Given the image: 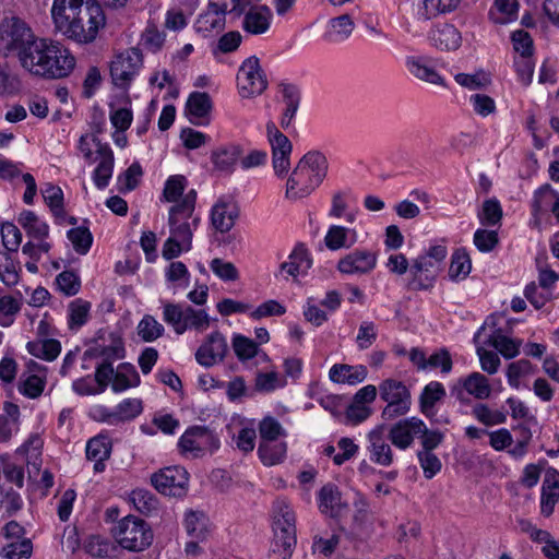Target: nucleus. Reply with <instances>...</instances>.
<instances>
[{
  "instance_id": "obj_1",
  "label": "nucleus",
  "mask_w": 559,
  "mask_h": 559,
  "mask_svg": "<svg viewBox=\"0 0 559 559\" xmlns=\"http://www.w3.org/2000/svg\"><path fill=\"white\" fill-rule=\"evenodd\" d=\"M197 192L190 190L183 195L181 202L169 209L168 225L169 238L163 246V258L173 260L182 251H190L192 248L193 233L198 229L201 218L195 214Z\"/></svg>"
},
{
  "instance_id": "obj_2",
  "label": "nucleus",
  "mask_w": 559,
  "mask_h": 559,
  "mask_svg": "<svg viewBox=\"0 0 559 559\" xmlns=\"http://www.w3.org/2000/svg\"><path fill=\"white\" fill-rule=\"evenodd\" d=\"M328 168V159L321 152L306 153L287 179L285 197L289 200L307 198L322 183Z\"/></svg>"
},
{
  "instance_id": "obj_3",
  "label": "nucleus",
  "mask_w": 559,
  "mask_h": 559,
  "mask_svg": "<svg viewBox=\"0 0 559 559\" xmlns=\"http://www.w3.org/2000/svg\"><path fill=\"white\" fill-rule=\"evenodd\" d=\"M273 554H278L282 559H289L296 545V515L290 504L278 499L273 504Z\"/></svg>"
},
{
  "instance_id": "obj_4",
  "label": "nucleus",
  "mask_w": 559,
  "mask_h": 559,
  "mask_svg": "<svg viewBox=\"0 0 559 559\" xmlns=\"http://www.w3.org/2000/svg\"><path fill=\"white\" fill-rule=\"evenodd\" d=\"M163 320L176 334L181 335L188 330L204 332L211 325V317L204 309L165 301L163 302Z\"/></svg>"
},
{
  "instance_id": "obj_5",
  "label": "nucleus",
  "mask_w": 559,
  "mask_h": 559,
  "mask_svg": "<svg viewBox=\"0 0 559 559\" xmlns=\"http://www.w3.org/2000/svg\"><path fill=\"white\" fill-rule=\"evenodd\" d=\"M448 254L447 247L436 245L425 253L419 254L411 266V280L407 284L411 290H429L433 287L437 271Z\"/></svg>"
},
{
  "instance_id": "obj_6",
  "label": "nucleus",
  "mask_w": 559,
  "mask_h": 559,
  "mask_svg": "<svg viewBox=\"0 0 559 559\" xmlns=\"http://www.w3.org/2000/svg\"><path fill=\"white\" fill-rule=\"evenodd\" d=\"M37 37L33 28L17 16L4 17L0 22V51L17 60Z\"/></svg>"
},
{
  "instance_id": "obj_7",
  "label": "nucleus",
  "mask_w": 559,
  "mask_h": 559,
  "mask_svg": "<svg viewBox=\"0 0 559 559\" xmlns=\"http://www.w3.org/2000/svg\"><path fill=\"white\" fill-rule=\"evenodd\" d=\"M117 543L129 551H143L153 542V532L142 519L128 515L121 519L114 528Z\"/></svg>"
},
{
  "instance_id": "obj_8",
  "label": "nucleus",
  "mask_w": 559,
  "mask_h": 559,
  "mask_svg": "<svg viewBox=\"0 0 559 559\" xmlns=\"http://www.w3.org/2000/svg\"><path fill=\"white\" fill-rule=\"evenodd\" d=\"M378 389L380 399L386 403L382 409V418L391 420L409 412L412 395L403 381L388 378L380 382Z\"/></svg>"
},
{
  "instance_id": "obj_9",
  "label": "nucleus",
  "mask_w": 559,
  "mask_h": 559,
  "mask_svg": "<svg viewBox=\"0 0 559 559\" xmlns=\"http://www.w3.org/2000/svg\"><path fill=\"white\" fill-rule=\"evenodd\" d=\"M178 448L186 457L195 459L219 448V440L206 427L193 426L179 438Z\"/></svg>"
},
{
  "instance_id": "obj_10",
  "label": "nucleus",
  "mask_w": 559,
  "mask_h": 559,
  "mask_svg": "<svg viewBox=\"0 0 559 559\" xmlns=\"http://www.w3.org/2000/svg\"><path fill=\"white\" fill-rule=\"evenodd\" d=\"M492 391L493 385L489 378L478 371L460 377L450 385L451 395L460 402H465L468 397H474L478 401L488 400Z\"/></svg>"
},
{
  "instance_id": "obj_11",
  "label": "nucleus",
  "mask_w": 559,
  "mask_h": 559,
  "mask_svg": "<svg viewBox=\"0 0 559 559\" xmlns=\"http://www.w3.org/2000/svg\"><path fill=\"white\" fill-rule=\"evenodd\" d=\"M237 87L243 98L261 95L267 87V80L255 56L245 59L238 69Z\"/></svg>"
},
{
  "instance_id": "obj_12",
  "label": "nucleus",
  "mask_w": 559,
  "mask_h": 559,
  "mask_svg": "<svg viewBox=\"0 0 559 559\" xmlns=\"http://www.w3.org/2000/svg\"><path fill=\"white\" fill-rule=\"evenodd\" d=\"M142 64V53L136 48L117 53L110 63L112 83L120 88H127L138 75Z\"/></svg>"
},
{
  "instance_id": "obj_13",
  "label": "nucleus",
  "mask_w": 559,
  "mask_h": 559,
  "mask_svg": "<svg viewBox=\"0 0 559 559\" xmlns=\"http://www.w3.org/2000/svg\"><path fill=\"white\" fill-rule=\"evenodd\" d=\"M378 264V252L367 248H356L336 263V270L345 276H367L371 274Z\"/></svg>"
},
{
  "instance_id": "obj_14",
  "label": "nucleus",
  "mask_w": 559,
  "mask_h": 559,
  "mask_svg": "<svg viewBox=\"0 0 559 559\" xmlns=\"http://www.w3.org/2000/svg\"><path fill=\"white\" fill-rule=\"evenodd\" d=\"M151 483L162 495L183 497L188 491L189 474L181 466H167L154 473Z\"/></svg>"
},
{
  "instance_id": "obj_15",
  "label": "nucleus",
  "mask_w": 559,
  "mask_h": 559,
  "mask_svg": "<svg viewBox=\"0 0 559 559\" xmlns=\"http://www.w3.org/2000/svg\"><path fill=\"white\" fill-rule=\"evenodd\" d=\"M267 140L272 148V165L277 177L287 175L290 168L293 145L273 122L266 124Z\"/></svg>"
},
{
  "instance_id": "obj_16",
  "label": "nucleus",
  "mask_w": 559,
  "mask_h": 559,
  "mask_svg": "<svg viewBox=\"0 0 559 559\" xmlns=\"http://www.w3.org/2000/svg\"><path fill=\"white\" fill-rule=\"evenodd\" d=\"M75 58L64 45L58 40H52L47 55L44 79L57 80L67 78L75 67Z\"/></svg>"
},
{
  "instance_id": "obj_17",
  "label": "nucleus",
  "mask_w": 559,
  "mask_h": 559,
  "mask_svg": "<svg viewBox=\"0 0 559 559\" xmlns=\"http://www.w3.org/2000/svg\"><path fill=\"white\" fill-rule=\"evenodd\" d=\"M81 13L86 16H82V21L76 25L79 31L82 28L81 33L83 34H76L75 37L68 38L79 44L93 43L97 37L98 31L105 26L106 19L104 11L99 3L90 0Z\"/></svg>"
},
{
  "instance_id": "obj_18",
  "label": "nucleus",
  "mask_w": 559,
  "mask_h": 559,
  "mask_svg": "<svg viewBox=\"0 0 559 559\" xmlns=\"http://www.w3.org/2000/svg\"><path fill=\"white\" fill-rule=\"evenodd\" d=\"M51 38L37 36L23 56L19 59L20 66L32 75L45 76V64L50 47Z\"/></svg>"
},
{
  "instance_id": "obj_19",
  "label": "nucleus",
  "mask_w": 559,
  "mask_h": 559,
  "mask_svg": "<svg viewBox=\"0 0 559 559\" xmlns=\"http://www.w3.org/2000/svg\"><path fill=\"white\" fill-rule=\"evenodd\" d=\"M226 3L210 2L206 10L200 14L194 23L197 33L203 37H211L225 28Z\"/></svg>"
},
{
  "instance_id": "obj_20",
  "label": "nucleus",
  "mask_w": 559,
  "mask_h": 559,
  "mask_svg": "<svg viewBox=\"0 0 559 559\" xmlns=\"http://www.w3.org/2000/svg\"><path fill=\"white\" fill-rule=\"evenodd\" d=\"M425 423L418 417H408L395 423L389 431V439L400 450L408 449L420 432H425Z\"/></svg>"
},
{
  "instance_id": "obj_21",
  "label": "nucleus",
  "mask_w": 559,
  "mask_h": 559,
  "mask_svg": "<svg viewBox=\"0 0 559 559\" xmlns=\"http://www.w3.org/2000/svg\"><path fill=\"white\" fill-rule=\"evenodd\" d=\"M228 352L225 336L215 331L212 332L195 353L197 361L204 367H212L222 361Z\"/></svg>"
},
{
  "instance_id": "obj_22",
  "label": "nucleus",
  "mask_w": 559,
  "mask_h": 559,
  "mask_svg": "<svg viewBox=\"0 0 559 559\" xmlns=\"http://www.w3.org/2000/svg\"><path fill=\"white\" fill-rule=\"evenodd\" d=\"M367 442V451L371 462L383 467H388L393 463V451L386 441L382 427H377L369 431Z\"/></svg>"
},
{
  "instance_id": "obj_23",
  "label": "nucleus",
  "mask_w": 559,
  "mask_h": 559,
  "mask_svg": "<svg viewBox=\"0 0 559 559\" xmlns=\"http://www.w3.org/2000/svg\"><path fill=\"white\" fill-rule=\"evenodd\" d=\"M273 20V13L267 5H252L243 15L242 29L250 35L265 34Z\"/></svg>"
},
{
  "instance_id": "obj_24",
  "label": "nucleus",
  "mask_w": 559,
  "mask_h": 559,
  "mask_svg": "<svg viewBox=\"0 0 559 559\" xmlns=\"http://www.w3.org/2000/svg\"><path fill=\"white\" fill-rule=\"evenodd\" d=\"M559 501V472L548 468L540 489V514L545 518L554 513L555 506Z\"/></svg>"
},
{
  "instance_id": "obj_25",
  "label": "nucleus",
  "mask_w": 559,
  "mask_h": 559,
  "mask_svg": "<svg viewBox=\"0 0 559 559\" xmlns=\"http://www.w3.org/2000/svg\"><path fill=\"white\" fill-rule=\"evenodd\" d=\"M238 207L233 200L219 199L211 211L213 227L219 233L229 231L238 217Z\"/></svg>"
},
{
  "instance_id": "obj_26",
  "label": "nucleus",
  "mask_w": 559,
  "mask_h": 559,
  "mask_svg": "<svg viewBox=\"0 0 559 559\" xmlns=\"http://www.w3.org/2000/svg\"><path fill=\"white\" fill-rule=\"evenodd\" d=\"M359 240L356 228L333 224L324 236V243L331 251L353 248Z\"/></svg>"
},
{
  "instance_id": "obj_27",
  "label": "nucleus",
  "mask_w": 559,
  "mask_h": 559,
  "mask_svg": "<svg viewBox=\"0 0 559 559\" xmlns=\"http://www.w3.org/2000/svg\"><path fill=\"white\" fill-rule=\"evenodd\" d=\"M211 109L212 100L207 93L193 92L190 94L186 104V112L191 123L197 126L207 124Z\"/></svg>"
},
{
  "instance_id": "obj_28",
  "label": "nucleus",
  "mask_w": 559,
  "mask_h": 559,
  "mask_svg": "<svg viewBox=\"0 0 559 559\" xmlns=\"http://www.w3.org/2000/svg\"><path fill=\"white\" fill-rule=\"evenodd\" d=\"M405 66L408 72L416 79L430 84L444 86V79L436 71L428 58L407 57Z\"/></svg>"
},
{
  "instance_id": "obj_29",
  "label": "nucleus",
  "mask_w": 559,
  "mask_h": 559,
  "mask_svg": "<svg viewBox=\"0 0 559 559\" xmlns=\"http://www.w3.org/2000/svg\"><path fill=\"white\" fill-rule=\"evenodd\" d=\"M312 260L310 253L304 245H298L288 255V260L281 264V273L286 274L285 278L292 276L296 278L304 275L311 267Z\"/></svg>"
},
{
  "instance_id": "obj_30",
  "label": "nucleus",
  "mask_w": 559,
  "mask_h": 559,
  "mask_svg": "<svg viewBox=\"0 0 559 559\" xmlns=\"http://www.w3.org/2000/svg\"><path fill=\"white\" fill-rule=\"evenodd\" d=\"M368 370L364 365L335 364L329 371V378L334 383L356 385L366 380Z\"/></svg>"
},
{
  "instance_id": "obj_31",
  "label": "nucleus",
  "mask_w": 559,
  "mask_h": 559,
  "mask_svg": "<svg viewBox=\"0 0 559 559\" xmlns=\"http://www.w3.org/2000/svg\"><path fill=\"white\" fill-rule=\"evenodd\" d=\"M318 500L320 511L331 518L341 516L347 509V504L342 501L341 492L331 484L320 489Z\"/></svg>"
},
{
  "instance_id": "obj_32",
  "label": "nucleus",
  "mask_w": 559,
  "mask_h": 559,
  "mask_svg": "<svg viewBox=\"0 0 559 559\" xmlns=\"http://www.w3.org/2000/svg\"><path fill=\"white\" fill-rule=\"evenodd\" d=\"M447 396L445 388L441 382L431 381L426 384L419 395V411L427 418L436 415V405Z\"/></svg>"
},
{
  "instance_id": "obj_33",
  "label": "nucleus",
  "mask_w": 559,
  "mask_h": 559,
  "mask_svg": "<svg viewBox=\"0 0 559 559\" xmlns=\"http://www.w3.org/2000/svg\"><path fill=\"white\" fill-rule=\"evenodd\" d=\"M240 156L241 147L237 144H228L214 150L211 154V160L217 171L231 174Z\"/></svg>"
},
{
  "instance_id": "obj_34",
  "label": "nucleus",
  "mask_w": 559,
  "mask_h": 559,
  "mask_svg": "<svg viewBox=\"0 0 559 559\" xmlns=\"http://www.w3.org/2000/svg\"><path fill=\"white\" fill-rule=\"evenodd\" d=\"M111 443L107 437L97 436L88 440L86 444V457L94 462V472L102 473L105 469V461L110 456Z\"/></svg>"
},
{
  "instance_id": "obj_35",
  "label": "nucleus",
  "mask_w": 559,
  "mask_h": 559,
  "mask_svg": "<svg viewBox=\"0 0 559 559\" xmlns=\"http://www.w3.org/2000/svg\"><path fill=\"white\" fill-rule=\"evenodd\" d=\"M183 525L190 538L205 540L211 531L207 515L200 510H188L185 513Z\"/></svg>"
},
{
  "instance_id": "obj_36",
  "label": "nucleus",
  "mask_w": 559,
  "mask_h": 559,
  "mask_svg": "<svg viewBox=\"0 0 559 559\" xmlns=\"http://www.w3.org/2000/svg\"><path fill=\"white\" fill-rule=\"evenodd\" d=\"M432 45L441 50H454L461 46V34L451 24L437 25L429 35Z\"/></svg>"
},
{
  "instance_id": "obj_37",
  "label": "nucleus",
  "mask_w": 559,
  "mask_h": 559,
  "mask_svg": "<svg viewBox=\"0 0 559 559\" xmlns=\"http://www.w3.org/2000/svg\"><path fill=\"white\" fill-rule=\"evenodd\" d=\"M549 206L559 223V194L549 185H545L534 193L532 201L533 214L538 216Z\"/></svg>"
},
{
  "instance_id": "obj_38",
  "label": "nucleus",
  "mask_w": 559,
  "mask_h": 559,
  "mask_svg": "<svg viewBox=\"0 0 559 559\" xmlns=\"http://www.w3.org/2000/svg\"><path fill=\"white\" fill-rule=\"evenodd\" d=\"M31 366H34L33 370L36 373L29 374L22 380L19 384V391L28 399H37L41 395L46 385V367L34 361L31 362Z\"/></svg>"
},
{
  "instance_id": "obj_39",
  "label": "nucleus",
  "mask_w": 559,
  "mask_h": 559,
  "mask_svg": "<svg viewBox=\"0 0 559 559\" xmlns=\"http://www.w3.org/2000/svg\"><path fill=\"white\" fill-rule=\"evenodd\" d=\"M102 155L98 157V165L93 173L94 185L103 190L108 185L114 173V153L109 146H103L99 148Z\"/></svg>"
},
{
  "instance_id": "obj_40",
  "label": "nucleus",
  "mask_w": 559,
  "mask_h": 559,
  "mask_svg": "<svg viewBox=\"0 0 559 559\" xmlns=\"http://www.w3.org/2000/svg\"><path fill=\"white\" fill-rule=\"evenodd\" d=\"M280 90L283 96V102L285 104V109L281 119V126L283 128H288L299 108L300 91L296 85L289 83H282L280 85Z\"/></svg>"
},
{
  "instance_id": "obj_41",
  "label": "nucleus",
  "mask_w": 559,
  "mask_h": 559,
  "mask_svg": "<svg viewBox=\"0 0 559 559\" xmlns=\"http://www.w3.org/2000/svg\"><path fill=\"white\" fill-rule=\"evenodd\" d=\"M487 344L497 349L506 359H511L519 355L522 341L507 336L499 329L488 335Z\"/></svg>"
},
{
  "instance_id": "obj_42",
  "label": "nucleus",
  "mask_w": 559,
  "mask_h": 559,
  "mask_svg": "<svg viewBox=\"0 0 559 559\" xmlns=\"http://www.w3.org/2000/svg\"><path fill=\"white\" fill-rule=\"evenodd\" d=\"M287 453V443L284 440L260 442L258 455L265 466H273L282 463Z\"/></svg>"
},
{
  "instance_id": "obj_43",
  "label": "nucleus",
  "mask_w": 559,
  "mask_h": 559,
  "mask_svg": "<svg viewBox=\"0 0 559 559\" xmlns=\"http://www.w3.org/2000/svg\"><path fill=\"white\" fill-rule=\"evenodd\" d=\"M354 22L348 14L333 17L329 22V28L324 38L330 43H341L346 40L354 31Z\"/></svg>"
},
{
  "instance_id": "obj_44",
  "label": "nucleus",
  "mask_w": 559,
  "mask_h": 559,
  "mask_svg": "<svg viewBox=\"0 0 559 559\" xmlns=\"http://www.w3.org/2000/svg\"><path fill=\"white\" fill-rule=\"evenodd\" d=\"M460 0H419L417 16L419 20L428 21L439 14L453 11Z\"/></svg>"
},
{
  "instance_id": "obj_45",
  "label": "nucleus",
  "mask_w": 559,
  "mask_h": 559,
  "mask_svg": "<svg viewBox=\"0 0 559 559\" xmlns=\"http://www.w3.org/2000/svg\"><path fill=\"white\" fill-rule=\"evenodd\" d=\"M139 384L140 376L133 365L123 362L117 367L111 383L112 391L122 392Z\"/></svg>"
},
{
  "instance_id": "obj_46",
  "label": "nucleus",
  "mask_w": 559,
  "mask_h": 559,
  "mask_svg": "<svg viewBox=\"0 0 559 559\" xmlns=\"http://www.w3.org/2000/svg\"><path fill=\"white\" fill-rule=\"evenodd\" d=\"M17 222L25 229L28 236L37 240L46 239L49 234L48 224L32 211L22 212Z\"/></svg>"
},
{
  "instance_id": "obj_47",
  "label": "nucleus",
  "mask_w": 559,
  "mask_h": 559,
  "mask_svg": "<svg viewBox=\"0 0 559 559\" xmlns=\"http://www.w3.org/2000/svg\"><path fill=\"white\" fill-rule=\"evenodd\" d=\"M518 11V0H495L489 16L497 24H508L516 20Z\"/></svg>"
},
{
  "instance_id": "obj_48",
  "label": "nucleus",
  "mask_w": 559,
  "mask_h": 559,
  "mask_svg": "<svg viewBox=\"0 0 559 559\" xmlns=\"http://www.w3.org/2000/svg\"><path fill=\"white\" fill-rule=\"evenodd\" d=\"M472 270V261L465 249H457L451 257L449 276L452 281H462Z\"/></svg>"
},
{
  "instance_id": "obj_49",
  "label": "nucleus",
  "mask_w": 559,
  "mask_h": 559,
  "mask_svg": "<svg viewBox=\"0 0 559 559\" xmlns=\"http://www.w3.org/2000/svg\"><path fill=\"white\" fill-rule=\"evenodd\" d=\"M258 430L260 442L284 440L287 436L282 424L272 416L263 417L258 425Z\"/></svg>"
},
{
  "instance_id": "obj_50",
  "label": "nucleus",
  "mask_w": 559,
  "mask_h": 559,
  "mask_svg": "<svg viewBox=\"0 0 559 559\" xmlns=\"http://www.w3.org/2000/svg\"><path fill=\"white\" fill-rule=\"evenodd\" d=\"M535 372V367L527 359H520L508 365L507 379L513 389H520L521 381Z\"/></svg>"
},
{
  "instance_id": "obj_51",
  "label": "nucleus",
  "mask_w": 559,
  "mask_h": 559,
  "mask_svg": "<svg viewBox=\"0 0 559 559\" xmlns=\"http://www.w3.org/2000/svg\"><path fill=\"white\" fill-rule=\"evenodd\" d=\"M41 194L53 216L57 219H63L66 213L63 207V192L61 188L52 183H46L41 190Z\"/></svg>"
},
{
  "instance_id": "obj_52",
  "label": "nucleus",
  "mask_w": 559,
  "mask_h": 559,
  "mask_svg": "<svg viewBox=\"0 0 559 559\" xmlns=\"http://www.w3.org/2000/svg\"><path fill=\"white\" fill-rule=\"evenodd\" d=\"M91 304L83 299L70 302L68 309V323L71 330H78L87 322Z\"/></svg>"
},
{
  "instance_id": "obj_53",
  "label": "nucleus",
  "mask_w": 559,
  "mask_h": 559,
  "mask_svg": "<svg viewBox=\"0 0 559 559\" xmlns=\"http://www.w3.org/2000/svg\"><path fill=\"white\" fill-rule=\"evenodd\" d=\"M138 335L147 343L154 342L159 338L165 328L153 316L145 314L136 326Z\"/></svg>"
},
{
  "instance_id": "obj_54",
  "label": "nucleus",
  "mask_w": 559,
  "mask_h": 559,
  "mask_svg": "<svg viewBox=\"0 0 559 559\" xmlns=\"http://www.w3.org/2000/svg\"><path fill=\"white\" fill-rule=\"evenodd\" d=\"M130 501L134 508L143 514H150L156 511L158 507L156 497L151 491L142 488H136L131 491Z\"/></svg>"
},
{
  "instance_id": "obj_55",
  "label": "nucleus",
  "mask_w": 559,
  "mask_h": 559,
  "mask_svg": "<svg viewBox=\"0 0 559 559\" xmlns=\"http://www.w3.org/2000/svg\"><path fill=\"white\" fill-rule=\"evenodd\" d=\"M21 267L9 254L0 258V281L9 288L20 282Z\"/></svg>"
},
{
  "instance_id": "obj_56",
  "label": "nucleus",
  "mask_w": 559,
  "mask_h": 559,
  "mask_svg": "<svg viewBox=\"0 0 559 559\" xmlns=\"http://www.w3.org/2000/svg\"><path fill=\"white\" fill-rule=\"evenodd\" d=\"M285 385V378L276 371L259 372L254 380V389L262 393H271Z\"/></svg>"
},
{
  "instance_id": "obj_57",
  "label": "nucleus",
  "mask_w": 559,
  "mask_h": 559,
  "mask_svg": "<svg viewBox=\"0 0 559 559\" xmlns=\"http://www.w3.org/2000/svg\"><path fill=\"white\" fill-rule=\"evenodd\" d=\"M67 237L76 253L86 254L90 251L92 242H93V236L88 228H86V227L71 228L67 233Z\"/></svg>"
},
{
  "instance_id": "obj_58",
  "label": "nucleus",
  "mask_w": 559,
  "mask_h": 559,
  "mask_svg": "<svg viewBox=\"0 0 559 559\" xmlns=\"http://www.w3.org/2000/svg\"><path fill=\"white\" fill-rule=\"evenodd\" d=\"M33 554V544L29 538H22L21 540H12L7 544L1 550L3 559H22L29 558Z\"/></svg>"
},
{
  "instance_id": "obj_59",
  "label": "nucleus",
  "mask_w": 559,
  "mask_h": 559,
  "mask_svg": "<svg viewBox=\"0 0 559 559\" xmlns=\"http://www.w3.org/2000/svg\"><path fill=\"white\" fill-rule=\"evenodd\" d=\"M109 146L106 143H102L99 139L92 134H84L80 138L79 150L86 162L94 163L102 155L100 147Z\"/></svg>"
},
{
  "instance_id": "obj_60",
  "label": "nucleus",
  "mask_w": 559,
  "mask_h": 559,
  "mask_svg": "<svg viewBox=\"0 0 559 559\" xmlns=\"http://www.w3.org/2000/svg\"><path fill=\"white\" fill-rule=\"evenodd\" d=\"M21 310V304L10 295L0 297V326L9 328L13 324L16 314Z\"/></svg>"
},
{
  "instance_id": "obj_61",
  "label": "nucleus",
  "mask_w": 559,
  "mask_h": 559,
  "mask_svg": "<svg viewBox=\"0 0 559 559\" xmlns=\"http://www.w3.org/2000/svg\"><path fill=\"white\" fill-rule=\"evenodd\" d=\"M454 80L461 86L471 91L485 88L490 84V75L480 70L475 73H457Z\"/></svg>"
},
{
  "instance_id": "obj_62",
  "label": "nucleus",
  "mask_w": 559,
  "mask_h": 559,
  "mask_svg": "<svg viewBox=\"0 0 559 559\" xmlns=\"http://www.w3.org/2000/svg\"><path fill=\"white\" fill-rule=\"evenodd\" d=\"M142 412V402L138 399H126L115 407V415H110L112 419L120 421L131 420Z\"/></svg>"
},
{
  "instance_id": "obj_63",
  "label": "nucleus",
  "mask_w": 559,
  "mask_h": 559,
  "mask_svg": "<svg viewBox=\"0 0 559 559\" xmlns=\"http://www.w3.org/2000/svg\"><path fill=\"white\" fill-rule=\"evenodd\" d=\"M472 415L485 426L503 424L506 415L499 411L490 409L486 404L478 403L472 408Z\"/></svg>"
},
{
  "instance_id": "obj_64",
  "label": "nucleus",
  "mask_w": 559,
  "mask_h": 559,
  "mask_svg": "<svg viewBox=\"0 0 559 559\" xmlns=\"http://www.w3.org/2000/svg\"><path fill=\"white\" fill-rule=\"evenodd\" d=\"M143 175L142 167L139 163L131 164L128 169L118 176L119 191L129 192L134 190Z\"/></svg>"
}]
</instances>
